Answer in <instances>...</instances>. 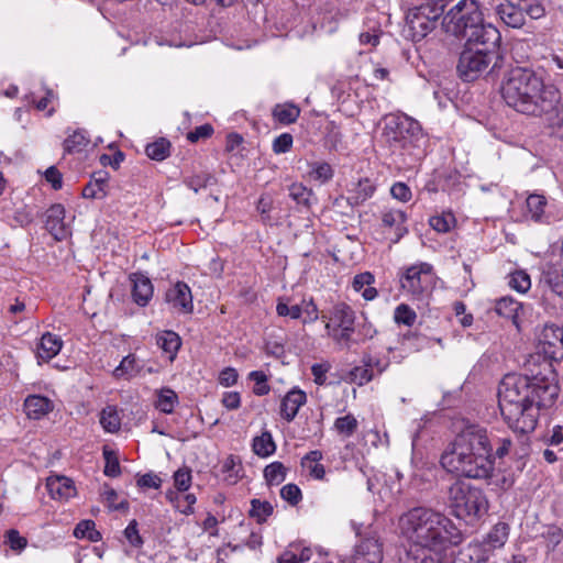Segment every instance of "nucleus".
Masks as SVG:
<instances>
[{
    "instance_id": "412c9836",
    "label": "nucleus",
    "mask_w": 563,
    "mask_h": 563,
    "mask_svg": "<svg viewBox=\"0 0 563 563\" xmlns=\"http://www.w3.org/2000/svg\"><path fill=\"white\" fill-rule=\"evenodd\" d=\"M376 186L369 178H362L349 190L347 203L352 207L361 206L375 192Z\"/></svg>"
},
{
    "instance_id": "f03ea898",
    "label": "nucleus",
    "mask_w": 563,
    "mask_h": 563,
    "mask_svg": "<svg viewBox=\"0 0 563 563\" xmlns=\"http://www.w3.org/2000/svg\"><path fill=\"white\" fill-rule=\"evenodd\" d=\"M512 441L509 437H498L484 427H465L441 455L442 467L456 476L485 479L500 489H508L512 479L506 476L494 479L495 460L509 454Z\"/></svg>"
},
{
    "instance_id": "39448f33",
    "label": "nucleus",
    "mask_w": 563,
    "mask_h": 563,
    "mask_svg": "<svg viewBox=\"0 0 563 563\" xmlns=\"http://www.w3.org/2000/svg\"><path fill=\"white\" fill-rule=\"evenodd\" d=\"M550 90H556V88L545 86L533 69L518 66L511 68L506 76L501 86V96L505 102L516 111L539 115L541 103L543 100H549Z\"/></svg>"
},
{
    "instance_id": "423d86ee",
    "label": "nucleus",
    "mask_w": 563,
    "mask_h": 563,
    "mask_svg": "<svg viewBox=\"0 0 563 563\" xmlns=\"http://www.w3.org/2000/svg\"><path fill=\"white\" fill-rule=\"evenodd\" d=\"M442 26L448 34L466 40L467 45H499V31L490 23H485L476 0H460L444 15Z\"/></svg>"
},
{
    "instance_id": "a19ab883",
    "label": "nucleus",
    "mask_w": 563,
    "mask_h": 563,
    "mask_svg": "<svg viewBox=\"0 0 563 563\" xmlns=\"http://www.w3.org/2000/svg\"><path fill=\"white\" fill-rule=\"evenodd\" d=\"M527 211L530 214L531 219L534 221H539L544 213V208L547 206V200L541 195H530L526 201Z\"/></svg>"
},
{
    "instance_id": "13d9d810",
    "label": "nucleus",
    "mask_w": 563,
    "mask_h": 563,
    "mask_svg": "<svg viewBox=\"0 0 563 563\" xmlns=\"http://www.w3.org/2000/svg\"><path fill=\"white\" fill-rule=\"evenodd\" d=\"M124 536L132 547L140 548L143 544V539L139 533L137 521L133 519L124 530Z\"/></svg>"
},
{
    "instance_id": "6e6d98bb",
    "label": "nucleus",
    "mask_w": 563,
    "mask_h": 563,
    "mask_svg": "<svg viewBox=\"0 0 563 563\" xmlns=\"http://www.w3.org/2000/svg\"><path fill=\"white\" fill-rule=\"evenodd\" d=\"M349 378L352 383L364 385L372 379V369L368 367L356 366L349 373Z\"/></svg>"
},
{
    "instance_id": "37998d69",
    "label": "nucleus",
    "mask_w": 563,
    "mask_h": 563,
    "mask_svg": "<svg viewBox=\"0 0 563 563\" xmlns=\"http://www.w3.org/2000/svg\"><path fill=\"white\" fill-rule=\"evenodd\" d=\"M357 426H358V423H357L356 418L351 413L343 416V417H339L334 421L335 430L340 434H343L346 438L354 434V432L357 429Z\"/></svg>"
},
{
    "instance_id": "4be33fe9",
    "label": "nucleus",
    "mask_w": 563,
    "mask_h": 563,
    "mask_svg": "<svg viewBox=\"0 0 563 563\" xmlns=\"http://www.w3.org/2000/svg\"><path fill=\"white\" fill-rule=\"evenodd\" d=\"M132 297L139 306H146L153 297L152 282L142 274H134L132 277Z\"/></svg>"
},
{
    "instance_id": "338daca9",
    "label": "nucleus",
    "mask_w": 563,
    "mask_h": 563,
    "mask_svg": "<svg viewBox=\"0 0 563 563\" xmlns=\"http://www.w3.org/2000/svg\"><path fill=\"white\" fill-rule=\"evenodd\" d=\"M124 161V154L121 151H118L113 155L102 154L100 156V164L102 166H112L113 168H119L120 164Z\"/></svg>"
},
{
    "instance_id": "864d4df0",
    "label": "nucleus",
    "mask_w": 563,
    "mask_h": 563,
    "mask_svg": "<svg viewBox=\"0 0 563 563\" xmlns=\"http://www.w3.org/2000/svg\"><path fill=\"white\" fill-rule=\"evenodd\" d=\"M280 497L292 506L302 498L301 490L296 484H287L280 489Z\"/></svg>"
},
{
    "instance_id": "0e129e2a",
    "label": "nucleus",
    "mask_w": 563,
    "mask_h": 563,
    "mask_svg": "<svg viewBox=\"0 0 563 563\" xmlns=\"http://www.w3.org/2000/svg\"><path fill=\"white\" fill-rule=\"evenodd\" d=\"M429 553L423 554V556L416 563H448L445 560L444 552L446 550H428Z\"/></svg>"
},
{
    "instance_id": "bf43d9fd",
    "label": "nucleus",
    "mask_w": 563,
    "mask_h": 563,
    "mask_svg": "<svg viewBox=\"0 0 563 563\" xmlns=\"http://www.w3.org/2000/svg\"><path fill=\"white\" fill-rule=\"evenodd\" d=\"M292 136L289 133H283L273 142V151L276 154L287 153L292 146Z\"/></svg>"
},
{
    "instance_id": "79ce46f5",
    "label": "nucleus",
    "mask_w": 563,
    "mask_h": 563,
    "mask_svg": "<svg viewBox=\"0 0 563 563\" xmlns=\"http://www.w3.org/2000/svg\"><path fill=\"white\" fill-rule=\"evenodd\" d=\"M508 285L518 292L525 294L531 287V279L525 271H516L509 275Z\"/></svg>"
},
{
    "instance_id": "e433bc0d",
    "label": "nucleus",
    "mask_w": 563,
    "mask_h": 563,
    "mask_svg": "<svg viewBox=\"0 0 563 563\" xmlns=\"http://www.w3.org/2000/svg\"><path fill=\"white\" fill-rule=\"evenodd\" d=\"M273 505L268 501H262L260 499L251 500V509L249 515L254 518L258 523L265 522L267 518L273 514Z\"/></svg>"
},
{
    "instance_id": "cd10ccee",
    "label": "nucleus",
    "mask_w": 563,
    "mask_h": 563,
    "mask_svg": "<svg viewBox=\"0 0 563 563\" xmlns=\"http://www.w3.org/2000/svg\"><path fill=\"white\" fill-rule=\"evenodd\" d=\"M156 396L155 408L164 413H172L178 404L177 394L173 389L164 387L156 391Z\"/></svg>"
},
{
    "instance_id": "1a4fd4ad",
    "label": "nucleus",
    "mask_w": 563,
    "mask_h": 563,
    "mask_svg": "<svg viewBox=\"0 0 563 563\" xmlns=\"http://www.w3.org/2000/svg\"><path fill=\"white\" fill-rule=\"evenodd\" d=\"M423 1L420 5L410 9L406 16L408 35L415 42L426 37L435 27L446 5V0Z\"/></svg>"
},
{
    "instance_id": "a18cd8bd",
    "label": "nucleus",
    "mask_w": 563,
    "mask_h": 563,
    "mask_svg": "<svg viewBox=\"0 0 563 563\" xmlns=\"http://www.w3.org/2000/svg\"><path fill=\"white\" fill-rule=\"evenodd\" d=\"M429 223L433 230L440 233H446L455 224V218L451 212L431 217Z\"/></svg>"
},
{
    "instance_id": "c03bdc74",
    "label": "nucleus",
    "mask_w": 563,
    "mask_h": 563,
    "mask_svg": "<svg viewBox=\"0 0 563 563\" xmlns=\"http://www.w3.org/2000/svg\"><path fill=\"white\" fill-rule=\"evenodd\" d=\"M309 175L312 179L318 180L322 184L329 181L333 177V168L329 163H312L310 164Z\"/></svg>"
},
{
    "instance_id": "b1692460",
    "label": "nucleus",
    "mask_w": 563,
    "mask_h": 563,
    "mask_svg": "<svg viewBox=\"0 0 563 563\" xmlns=\"http://www.w3.org/2000/svg\"><path fill=\"white\" fill-rule=\"evenodd\" d=\"M406 221L407 214L398 209H390L382 213L383 225L385 228H395V242H398L405 234H407L408 229L405 225Z\"/></svg>"
},
{
    "instance_id": "dca6fc26",
    "label": "nucleus",
    "mask_w": 563,
    "mask_h": 563,
    "mask_svg": "<svg viewBox=\"0 0 563 563\" xmlns=\"http://www.w3.org/2000/svg\"><path fill=\"white\" fill-rule=\"evenodd\" d=\"M64 219L65 208L60 203L51 206L45 212V228L56 241H62L69 235Z\"/></svg>"
},
{
    "instance_id": "c756f323",
    "label": "nucleus",
    "mask_w": 563,
    "mask_h": 563,
    "mask_svg": "<svg viewBox=\"0 0 563 563\" xmlns=\"http://www.w3.org/2000/svg\"><path fill=\"white\" fill-rule=\"evenodd\" d=\"M141 371V365L133 354H129L123 357L119 366H117L113 371V375L117 378H130L139 374Z\"/></svg>"
},
{
    "instance_id": "c9c22d12",
    "label": "nucleus",
    "mask_w": 563,
    "mask_h": 563,
    "mask_svg": "<svg viewBox=\"0 0 563 563\" xmlns=\"http://www.w3.org/2000/svg\"><path fill=\"white\" fill-rule=\"evenodd\" d=\"M169 141L162 137L153 143L147 144L145 153L151 159L161 162L169 156Z\"/></svg>"
},
{
    "instance_id": "6e6552de",
    "label": "nucleus",
    "mask_w": 563,
    "mask_h": 563,
    "mask_svg": "<svg viewBox=\"0 0 563 563\" xmlns=\"http://www.w3.org/2000/svg\"><path fill=\"white\" fill-rule=\"evenodd\" d=\"M498 45L472 44L462 51L456 65L459 77L464 81H474L487 71L498 58Z\"/></svg>"
},
{
    "instance_id": "0eeeda50",
    "label": "nucleus",
    "mask_w": 563,
    "mask_h": 563,
    "mask_svg": "<svg viewBox=\"0 0 563 563\" xmlns=\"http://www.w3.org/2000/svg\"><path fill=\"white\" fill-rule=\"evenodd\" d=\"M449 505L457 518L481 517L488 510V500L481 488L455 481L448 489Z\"/></svg>"
},
{
    "instance_id": "aec40b11",
    "label": "nucleus",
    "mask_w": 563,
    "mask_h": 563,
    "mask_svg": "<svg viewBox=\"0 0 563 563\" xmlns=\"http://www.w3.org/2000/svg\"><path fill=\"white\" fill-rule=\"evenodd\" d=\"M53 402L44 396L30 395L24 400V411L30 419L38 420L53 410Z\"/></svg>"
},
{
    "instance_id": "2f4dec72",
    "label": "nucleus",
    "mask_w": 563,
    "mask_h": 563,
    "mask_svg": "<svg viewBox=\"0 0 563 563\" xmlns=\"http://www.w3.org/2000/svg\"><path fill=\"white\" fill-rule=\"evenodd\" d=\"M100 424L107 432H117L121 428V418L114 406H107L100 413Z\"/></svg>"
},
{
    "instance_id": "c85d7f7f",
    "label": "nucleus",
    "mask_w": 563,
    "mask_h": 563,
    "mask_svg": "<svg viewBox=\"0 0 563 563\" xmlns=\"http://www.w3.org/2000/svg\"><path fill=\"white\" fill-rule=\"evenodd\" d=\"M157 345L173 360L181 345L179 335L174 331H164L156 336Z\"/></svg>"
},
{
    "instance_id": "052dcab7",
    "label": "nucleus",
    "mask_w": 563,
    "mask_h": 563,
    "mask_svg": "<svg viewBox=\"0 0 563 563\" xmlns=\"http://www.w3.org/2000/svg\"><path fill=\"white\" fill-rule=\"evenodd\" d=\"M391 196L402 202H407L411 199V190L410 188L401 181L395 183L390 188Z\"/></svg>"
},
{
    "instance_id": "603ef678",
    "label": "nucleus",
    "mask_w": 563,
    "mask_h": 563,
    "mask_svg": "<svg viewBox=\"0 0 563 563\" xmlns=\"http://www.w3.org/2000/svg\"><path fill=\"white\" fill-rule=\"evenodd\" d=\"M174 484L179 492H186L191 484V471L188 467L179 468L174 474Z\"/></svg>"
},
{
    "instance_id": "49530a36",
    "label": "nucleus",
    "mask_w": 563,
    "mask_h": 563,
    "mask_svg": "<svg viewBox=\"0 0 563 563\" xmlns=\"http://www.w3.org/2000/svg\"><path fill=\"white\" fill-rule=\"evenodd\" d=\"M289 197L296 201L298 205H303L306 207L309 206L310 197L312 196V191L308 189L302 184H291L288 187Z\"/></svg>"
},
{
    "instance_id": "69168bd1",
    "label": "nucleus",
    "mask_w": 563,
    "mask_h": 563,
    "mask_svg": "<svg viewBox=\"0 0 563 563\" xmlns=\"http://www.w3.org/2000/svg\"><path fill=\"white\" fill-rule=\"evenodd\" d=\"M45 179L52 185L55 190L63 186L62 174L55 166H51L45 172Z\"/></svg>"
},
{
    "instance_id": "3c124183",
    "label": "nucleus",
    "mask_w": 563,
    "mask_h": 563,
    "mask_svg": "<svg viewBox=\"0 0 563 563\" xmlns=\"http://www.w3.org/2000/svg\"><path fill=\"white\" fill-rule=\"evenodd\" d=\"M250 379L255 383L254 394L257 396L267 395L271 390L269 386L266 384L267 376L262 371L251 372L249 375Z\"/></svg>"
},
{
    "instance_id": "8fccbe9b",
    "label": "nucleus",
    "mask_w": 563,
    "mask_h": 563,
    "mask_svg": "<svg viewBox=\"0 0 563 563\" xmlns=\"http://www.w3.org/2000/svg\"><path fill=\"white\" fill-rule=\"evenodd\" d=\"M214 181V177L210 174L203 173L199 175L191 176L185 180V184L192 189L195 192H198L199 189L206 188Z\"/></svg>"
},
{
    "instance_id": "a211bd4d",
    "label": "nucleus",
    "mask_w": 563,
    "mask_h": 563,
    "mask_svg": "<svg viewBox=\"0 0 563 563\" xmlns=\"http://www.w3.org/2000/svg\"><path fill=\"white\" fill-rule=\"evenodd\" d=\"M307 402V395L303 390L298 387L290 389L280 402V417L287 422H291L300 407Z\"/></svg>"
},
{
    "instance_id": "7ed1b4c3",
    "label": "nucleus",
    "mask_w": 563,
    "mask_h": 563,
    "mask_svg": "<svg viewBox=\"0 0 563 563\" xmlns=\"http://www.w3.org/2000/svg\"><path fill=\"white\" fill-rule=\"evenodd\" d=\"M401 536L423 550H448L464 541L462 530L444 514L418 506L399 517Z\"/></svg>"
},
{
    "instance_id": "393cba45",
    "label": "nucleus",
    "mask_w": 563,
    "mask_h": 563,
    "mask_svg": "<svg viewBox=\"0 0 563 563\" xmlns=\"http://www.w3.org/2000/svg\"><path fill=\"white\" fill-rule=\"evenodd\" d=\"M495 312L499 317H519L527 314V307L512 297H503L496 301Z\"/></svg>"
},
{
    "instance_id": "774afa93",
    "label": "nucleus",
    "mask_w": 563,
    "mask_h": 563,
    "mask_svg": "<svg viewBox=\"0 0 563 563\" xmlns=\"http://www.w3.org/2000/svg\"><path fill=\"white\" fill-rule=\"evenodd\" d=\"M238 376V372L234 368L227 367L220 373L219 382L221 385L229 387L236 383Z\"/></svg>"
},
{
    "instance_id": "20e7f679",
    "label": "nucleus",
    "mask_w": 563,
    "mask_h": 563,
    "mask_svg": "<svg viewBox=\"0 0 563 563\" xmlns=\"http://www.w3.org/2000/svg\"><path fill=\"white\" fill-rule=\"evenodd\" d=\"M382 137L395 163L402 168H413L424 156L421 125L406 114L386 115Z\"/></svg>"
},
{
    "instance_id": "f257e3e1",
    "label": "nucleus",
    "mask_w": 563,
    "mask_h": 563,
    "mask_svg": "<svg viewBox=\"0 0 563 563\" xmlns=\"http://www.w3.org/2000/svg\"><path fill=\"white\" fill-rule=\"evenodd\" d=\"M531 376L507 374L498 387V407L504 421L521 434L532 432L540 409L551 407L559 397L560 387L552 364L543 361L540 369H530Z\"/></svg>"
},
{
    "instance_id": "473e14b6",
    "label": "nucleus",
    "mask_w": 563,
    "mask_h": 563,
    "mask_svg": "<svg viewBox=\"0 0 563 563\" xmlns=\"http://www.w3.org/2000/svg\"><path fill=\"white\" fill-rule=\"evenodd\" d=\"M542 282L560 297H563V271L549 267L542 275Z\"/></svg>"
},
{
    "instance_id": "6ab92c4d",
    "label": "nucleus",
    "mask_w": 563,
    "mask_h": 563,
    "mask_svg": "<svg viewBox=\"0 0 563 563\" xmlns=\"http://www.w3.org/2000/svg\"><path fill=\"white\" fill-rule=\"evenodd\" d=\"M46 487L52 498L69 499L76 493V488L70 478L66 476H49L46 481Z\"/></svg>"
},
{
    "instance_id": "e2e57ef3",
    "label": "nucleus",
    "mask_w": 563,
    "mask_h": 563,
    "mask_svg": "<svg viewBox=\"0 0 563 563\" xmlns=\"http://www.w3.org/2000/svg\"><path fill=\"white\" fill-rule=\"evenodd\" d=\"M162 479L159 476L153 473H146L137 479V486L142 488H159Z\"/></svg>"
},
{
    "instance_id": "58836bf2",
    "label": "nucleus",
    "mask_w": 563,
    "mask_h": 563,
    "mask_svg": "<svg viewBox=\"0 0 563 563\" xmlns=\"http://www.w3.org/2000/svg\"><path fill=\"white\" fill-rule=\"evenodd\" d=\"M74 536L78 539L86 538L91 542L101 540V533L96 530V525L92 520L80 521L74 530Z\"/></svg>"
},
{
    "instance_id": "4c0bfd02",
    "label": "nucleus",
    "mask_w": 563,
    "mask_h": 563,
    "mask_svg": "<svg viewBox=\"0 0 563 563\" xmlns=\"http://www.w3.org/2000/svg\"><path fill=\"white\" fill-rule=\"evenodd\" d=\"M508 525L500 522L494 526L487 536L486 542L489 548H501L508 539Z\"/></svg>"
},
{
    "instance_id": "72a5a7b5",
    "label": "nucleus",
    "mask_w": 563,
    "mask_h": 563,
    "mask_svg": "<svg viewBox=\"0 0 563 563\" xmlns=\"http://www.w3.org/2000/svg\"><path fill=\"white\" fill-rule=\"evenodd\" d=\"M276 450V445L273 441L272 434L268 431H264L260 437L253 440V451L256 455L266 457L273 454Z\"/></svg>"
},
{
    "instance_id": "ddd939ff",
    "label": "nucleus",
    "mask_w": 563,
    "mask_h": 563,
    "mask_svg": "<svg viewBox=\"0 0 563 563\" xmlns=\"http://www.w3.org/2000/svg\"><path fill=\"white\" fill-rule=\"evenodd\" d=\"M549 100H543L539 115H544L552 134L563 140V100L559 89L548 92Z\"/></svg>"
},
{
    "instance_id": "5fc2aeb1",
    "label": "nucleus",
    "mask_w": 563,
    "mask_h": 563,
    "mask_svg": "<svg viewBox=\"0 0 563 563\" xmlns=\"http://www.w3.org/2000/svg\"><path fill=\"white\" fill-rule=\"evenodd\" d=\"M317 313V306L312 300H302L300 303L290 306V317H301L302 314L311 316Z\"/></svg>"
},
{
    "instance_id": "f3484780",
    "label": "nucleus",
    "mask_w": 563,
    "mask_h": 563,
    "mask_svg": "<svg viewBox=\"0 0 563 563\" xmlns=\"http://www.w3.org/2000/svg\"><path fill=\"white\" fill-rule=\"evenodd\" d=\"M325 329L328 335L342 346H349L355 340L352 338L354 333V319H328Z\"/></svg>"
},
{
    "instance_id": "9d476101",
    "label": "nucleus",
    "mask_w": 563,
    "mask_h": 563,
    "mask_svg": "<svg viewBox=\"0 0 563 563\" xmlns=\"http://www.w3.org/2000/svg\"><path fill=\"white\" fill-rule=\"evenodd\" d=\"M499 19L514 29L526 24V16L538 20L545 14V8L540 0H505L496 8Z\"/></svg>"
},
{
    "instance_id": "7c9ffc66",
    "label": "nucleus",
    "mask_w": 563,
    "mask_h": 563,
    "mask_svg": "<svg viewBox=\"0 0 563 563\" xmlns=\"http://www.w3.org/2000/svg\"><path fill=\"white\" fill-rule=\"evenodd\" d=\"M300 114V109L291 103L275 106L273 117L282 124H291L296 122Z\"/></svg>"
},
{
    "instance_id": "de8ad7c7",
    "label": "nucleus",
    "mask_w": 563,
    "mask_h": 563,
    "mask_svg": "<svg viewBox=\"0 0 563 563\" xmlns=\"http://www.w3.org/2000/svg\"><path fill=\"white\" fill-rule=\"evenodd\" d=\"M342 139L343 135L339 125H336L333 121L329 122L325 128V144L331 150L336 151L342 144Z\"/></svg>"
},
{
    "instance_id": "bb28decb",
    "label": "nucleus",
    "mask_w": 563,
    "mask_h": 563,
    "mask_svg": "<svg viewBox=\"0 0 563 563\" xmlns=\"http://www.w3.org/2000/svg\"><path fill=\"white\" fill-rule=\"evenodd\" d=\"M60 347L62 341L57 336L45 333L41 338L37 355L41 360L48 361L60 351Z\"/></svg>"
},
{
    "instance_id": "4d7b16f0",
    "label": "nucleus",
    "mask_w": 563,
    "mask_h": 563,
    "mask_svg": "<svg viewBox=\"0 0 563 563\" xmlns=\"http://www.w3.org/2000/svg\"><path fill=\"white\" fill-rule=\"evenodd\" d=\"M331 369V364L329 362H322L318 364H313L311 366V373L313 375V382L322 386L327 382V373Z\"/></svg>"
},
{
    "instance_id": "f8f14e48",
    "label": "nucleus",
    "mask_w": 563,
    "mask_h": 563,
    "mask_svg": "<svg viewBox=\"0 0 563 563\" xmlns=\"http://www.w3.org/2000/svg\"><path fill=\"white\" fill-rule=\"evenodd\" d=\"M540 345L543 354L549 360L563 358V319L559 323H547L540 334Z\"/></svg>"
},
{
    "instance_id": "680f3d73",
    "label": "nucleus",
    "mask_w": 563,
    "mask_h": 563,
    "mask_svg": "<svg viewBox=\"0 0 563 563\" xmlns=\"http://www.w3.org/2000/svg\"><path fill=\"white\" fill-rule=\"evenodd\" d=\"M7 543L12 550L21 551L26 547L27 540L18 530L11 529L7 532Z\"/></svg>"
},
{
    "instance_id": "09e8293b",
    "label": "nucleus",
    "mask_w": 563,
    "mask_h": 563,
    "mask_svg": "<svg viewBox=\"0 0 563 563\" xmlns=\"http://www.w3.org/2000/svg\"><path fill=\"white\" fill-rule=\"evenodd\" d=\"M103 457L106 461L104 474L110 477H117L121 474L120 464L115 453L107 448L103 449Z\"/></svg>"
},
{
    "instance_id": "2eb2a0df",
    "label": "nucleus",
    "mask_w": 563,
    "mask_h": 563,
    "mask_svg": "<svg viewBox=\"0 0 563 563\" xmlns=\"http://www.w3.org/2000/svg\"><path fill=\"white\" fill-rule=\"evenodd\" d=\"M165 300L178 313L187 314L192 311V295L189 286L184 282L172 285L165 294Z\"/></svg>"
},
{
    "instance_id": "f704fd0d",
    "label": "nucleus",
    "mask_w": 563,
    "mask_h": 563,
    "mask_svg": "<svg viewBox=\"0 0 563 563\" xmlns=\"http://www.w3.org/2000/svg\"><path fill=\"white\" fill-rule=\"evenodd\" d=\"M286 472L282 462H273L264 468V478L269 486L279 485L285 481Z\"/></svg>"
},
{
    "instance_id": "a878e982",
    "label": "nucleus",
    "mask_w": 563,
    "mask_h": 563,
    "mask_svg": "<svg viewBox=\"0 0 563 563\" xmlns=\"http://www.w3.org/2000/svg\"><path fill=\"white\" fill-rule=\"evenodd\" d=\"M375 278L369 272H364L354 276L352 287L356 292H361L365 300H372L377 296V290L372 285Z\"/></svg>"
},
{
    "instance_id": "ea45409f",
    "label": "nucleus",
    "mask_w": 563,
    "mask_h": 563,
    "mask_svg": "<svg viewBox=\"0 0 563 563\" xmlns=\"http://www.w3.org/2000/svg\"><path fill=\"white\" fill-rule=\"evenodd\" d=\"M89 143V139L82 131H75L64 141V151L68 154L82 151Z\"/></svg>"
},
{
    "instance_id": "5701e85b",
    "label": "nucleus",
    "mask_w": 563,
    "mask_h": 563,
    "mask_svg": "<svg viewBox=\"0 0 563 563\" xmlns=\"http://www.w3.org/2000/svg\"><path fill=\"white\" fill-rule=\"evenodd\" d=\"M109 174L104 170L97 172L92 179L82 189L84 198L102 199L107 196Z\"/></svg>"
},
{
    "instance_id": "4468645a",
    "label": "nucleus",
    "mask_w": 563,
    "mask_h": 563,
    "mask_svg": "<svg viewBox=\"0 0 563 563\" xmlns=\"http://www.w3.org/2000/svg\"><path fill=\"white\" fill-rule=\"evenodd\" d=\"M383 544L375 536L361 538L354 547L351 563H382Z\"/></svg>"
},
{
    "instance_id": "9b49d317",
    "label": "nucleus",
    "mask_w": 563,
    "mask_h": 563,
    "mask_svg": "<svg viewBox=\"0 0 563 563\" xmlns=\"http://www.w3.org/2000/svg\"><path fill=\"white\" fill-rule=\"evenodd\" d=\"M402 290L412 296H427L432 289L434 273L431 264L420 262L407 267L399 276Z\"/></svg>"
}]
</instances>
